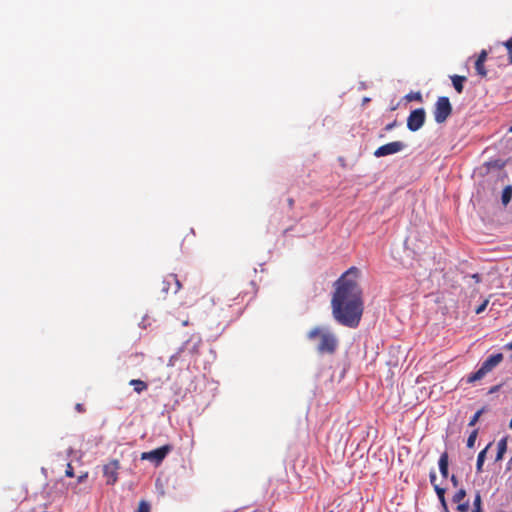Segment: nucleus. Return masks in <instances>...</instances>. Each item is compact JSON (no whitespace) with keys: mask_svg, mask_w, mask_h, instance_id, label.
<instances>
[{"mask_svg":"<svg viewBox=\"0 0 512 512\" xmlns=\"http://www.w3.org/2000/svg\"><path fill=\"white\" fill-rule=\"evenodd\" d=\"M360 270L350 267L335 282L331 299L332 315L335 321L345 327H358L363 311V292L358 283Z\"/></svg>","mask_w":512,"mask_h":512,"instance_id":"f257e3e1","label":"nucleus"},{"mask_svg":"<svg viewBox=\"0 0 512 512\" xmlns=\"http://www.w3.org/2000/svg\"><path fill=\"white\" fill-rule=\"evenodd\" d=\"M307 338L317 341L316 351L320 355H333L339 346L337 336L327 327L315 326L308 333Z\"/></svg>","mask_w":512,"mask_h":512,"instance_id":"f03ea898","label":"nucleus"},{"mask_svg":"<svg viewBox=\"0 0 512 512\" xmlns=\"http://www.w3.org/2000/svg\"><path fill=\"white\" fill-rule=\"evenodd\" d=\"M439 469L442 475V480L439 481L436 473L434 471L430 472V483L433 486L437 496L444 508L445 511H448V506L445 499L446 487L442 486L443 481L448 476V452L445 451L442 453L439 459Z\"/></svg>","mask_w":512,"mask_h":512,"instance_id":"7ed1b4c3","label":"nucleus"},{"mask_svg":"<svg viewBox=\"0 0 512 512\" xmlns=\"http://www.w3.org/2000/svg\"><path fill=\"white\" fill-rule=\"evenodd\" d=\"M503 354L502 353H496L493 355H490L479 367V369L470 374L467 378L468 383H472L478 380H481L483 377H485L488 373H490L495 367H497L502 361H503Z\"/></svg>","mask_w":512,"mask_h":512,"instance_id":"20e7f679","label":"nucleus"},{"mask_svg":"<svg viewBox=\"0 0 512 512\" xmlns=\"http://www.w3.org/2000/svg\"><path fill=\"white\" fill-rule=\"evenodd\" d=\"M171 449H172V447L170 445H164L157 449H154V450H151L148 452H143L141 454V459L148 460V461L153 462L156 465H159L164 460V458L167 456V454L171 451Z\"/></svg>","mask_w":512,"mask_h":512,"instance_id":"39448f33","label":"nucleus"},{"mask_svg":"<svg viewBox=\"0 0 512 512\" xmlns=\"http://www.w3.org/2000/svg\"><path fill=\"white\" fill-rule=\"evenodd\" d=\"M120 463L118 460H111L103 466V475L106 478L107 485H114L118 480V470Z\"/></svg>","mask_w":512,"mask_h":512,"instance_id":"423d86ee","label":"nucleus"},{"mask_svg":"<svg viewBox=\"0 0 512 512\" xmlns=\"http://www.w3.org/2000/svg\"><path fill=\"white\" fill-rule=\"evenodd\" d=\"M425 121V111L422 108L416 109L410 113L407 119V127L410 131L419 130Z\"/></svg>","mask_w":512,"mask_h":512,"instance_id":"0eeeda50","label":"nucleus"},{"mask_svg":"<svg viewBox=\"0 0 512 512\" xmlns=\"http://www.w3.org/2000/svg\"><path fill=\"white\" fill-rule=\"evenodd\" d=\"M404 148L405 144L401 141L390 142L378 147L374 152V156L384 157L387 155L398 153L402 151Z\"/></svg>","mask_w":512,"mask_h":512,"instance_id":"6e6552de","label":"nucleus"},{"mask_svg":"<svg viewBox=\"0 0 512 512\" xmlns=\"http://www.w3.org/2000/svg\"><path fill=\"white\" fill-rule=\"evenodd\" d=\"M182 288V284L176 274L167 275L161 282V291L167 294L172 289L173 293H177Z\"/></svg>","mask_w":512,"mask_h":512,"instance_id":"1a4fd4ad","label":"nucleus"},{"mask_svg":"<svg viewBox=\"0 0 512 512\" xmlns=\"http://www.w3.org/2000/svg\"><path fill=\"white\" fill-rule=\"evenodd\" d=\"M436 122L443 123L448 118V97H440L434 110Z\"/></svg>","mask_w":512,"mask_h":512,"instance_id":"9d476101","label":"nucleus"},{"mask_svg":"<svg viewBox=\"0 0 512 512\" xmlns=\"http://www.w3.org/2000/svg\"><path fill=\"white\" fill-rule=\"evenodd\" d=\"M491 446V443H489L482 451H480V453L478 454V457H477V462H476V470L478 473H481L482 470H483V464L485 462V458H486V453H487V450L488 448Z\"/></svg>","mask_w":512,"mask_h":512,"instance_id":"9b49d317","label":"nucleus"},{"mask_svg":"<svg viewBox=\"0 0 512 512\" xmlns=\"http://www.w3.org/2000/svg\"><path fill=\"white\" fill-rule=\"evenodd\" d=\"M129 385L133 386L134 391L136 393H138V394H140L141 392L147 390V388H148L147 383L144 382L143 380H140V379H132V380H130Z\"/></svg>","mask_w":512,"mask_h":512,"instance_id":"f8f14e48","label":"nucleus"},{"mask_svg":"<svg viewBox=\"0 0 512 512\" xmlns=\"http://www.w3.org/2000/svg\"><path fill=\"white\" fill-rule=\"evenodd\" d=\"M450 79L452 80V84H453V87L455 88V90L458 93H461L463 90V83L466 81V77L454 75V76H450Z\"/></svg>","mask_w":512,"mask_h":512,"instance_id":"ddd939ff","label":"nucleus"},{"mask_svg":"<svg viewBox=\"0 0 512 512\" xmlns=\"http://www.w3.org/2000/svg\"><path fill=\"white\" fill-rule=\"evenodd\" d=\"M507 450V440L506 438L501 439L497 444V454H496V461L502 460L505 452Z\"/></svg>","mask_w":512,"mask_h":512,"instance_id":"4468645a","label":"nucleus"},{"mask_svg":"<svg viewBox=\"0 0 512 512\" xmlns=\"http://www.w3.org/2000/svg\"><path fill=\"white\" fill-rule=\"evenodd\" d=\"M511 199H512V186L507 185L502 191L501 202L504 206H506L511 201Z\"/></svg>","mask_w":512,"mask_h":512,"instance_id":"2eb2a0df","label":"nucleus"},{"mask_svg":"<svg viewBox=\"0 0 512 512\" xmlns=\"http://www.w3.org/2000/svg\"><path fill=\"white\" fill-rule=\"evenodd\" d=\"M128 360L131 362L133 366L140 365L144 360V354L143 353H132L129 355Z\"/></svg>","mask_w":512,"mask_h":512,"instance_id":"dca6fc26","label":"nucleus"},{"mask_svg":"<svg viewBox=\"0 0 512 512\" xmlns=\"http://www.w3.org/2000/svg\"><path fill=\"white\" fill-rule=\"evenodd\" d=\"M136 512H151V506L149 502L141 500L138 504Z\"/></svg>","mask_w":512,"mask_h":512,"instance_id":"f3484780","label":"nucleus"},{"mask_svg":"<svg viewBox=\"0 0 512 512\" xmlns=\"http://www.w3.org/2000/svg\"><path fill=\"white\" fill-rule=\"evenodd\" d=\"M475 70L479 76H481V77L487 76V70L485 69L484 63L475 62Z\"/></svg>","mask_w":512,"mask_h":512,"instance_id":"a211bd4d","label":"nucleus"},{"mask_svg":"<svg viewBox=\"0 0 512 512\" xmlns=\"http://www.w3.org/2000/svg\"><path fill=\"white\" fill-rule=\"evenodd\" d=\"M466 495V492L464 489H460L454 496H453V502L454 503H459L463 500V498L465 497Z\"/></svg>","mask_w":512,"mask_h":512,"instance_id":"6ab92c4d","label":"nucleus"},{"mask_svg":"<svg viewBox=\"0 0 512 512\" xmlns=\"http://www.w3.org/2000/svg\"><path fill=\"white\" fill-rule=\"evenodd\" d=\"M477 438V430H474L467 439V447L472 448Z\"/></svg>","mask_w":512,"mask_h":512,"instance_id":"aec40b11","label":"nucleus"},{"mask_svg":"<svg viewBox=\"0 0 512 512\" xmlns=\"http://www.w3.org/2000/svg\"><path fill=\"white\" fill-rule=\"evenodd\" d=\"M506 49H507V52H508V58H509V62L512 63V37L510 39H508L505 43H504Z\"/></svg>","mask_w":512,"mask_h":512,"instance_id":"412c9836","label":"nucleus"},{"mask_svg":"<svg viewBox=\"0 0 512 512\" xmlns=\"http://www.w3.org/2000/svg\"><path fill=\"white\" fill-rule=\"evenodd\" d=\"M457 510L460 511V512H467L469 510V502L466 501V502H459L458 503V506H457Z\"/></svg>","mask_w":512,"mask_h":512,"instance_id":"4be33fe9","label":"nucleus"},{"mask_svg":"<svg viewBox=\"0 0 512 512\" xmlns=\"http://www.w3.org/2000/svg\"><path fill=\"white\" fill-rule=\"evenodd\" d=\"M486 59H487V52L485 50H482L480 52V54L478 55L476 62L485 63Z\"/></svg>","mask_w":512,"mask_h":512,"instance_id":"5701e85b","label":"nucleus"},{"mask_svg":"<svg viewBox=\"0 0 512 512\" xmlns=\"http://www.w3.org/2000/svg\"><path fill=\"white\" fill-rule=\"evenodd\" d=\"M487 305H488V300H485L481 305H479L476 308V310H475L476 314H481L482 312H484V310L486 309Z\"/></svg>","mask_w":512,"mask_h":512,"instance_id":"b1692460","label":"nucleus"},{"mask_svg":"<svg viewBox=\"0 0 512 512\" xmlns=\"http://www.w3.org/2000/svg\"><path fill=\"white\" fill-rule=\"evenodd\" d=\"M473 505H474L473 509H477V508L481 509V496H480V494H476Z\"/></svg>","mask_w":512,"mask_h":512,"instance_id":"393cba45","label":"nucleus"},{"mask_svg":"<svg viewBox=\"0 0 512 512\" xmlns=\"http://www.w3.org/2000/svg\"><path fill=\"white\" fill-rule=\"evenodd\" d=\"M65 475L67 477H73L74 476V470H73V467H72V465L70 463L67 464Z\"/></svg>","mask_w":512,"mask_h":512,"instance_id":"a878e982","label":"nucleus"},{"mask_svg":"<svg viewBox=\"0 0 512 512\" xmlns=\"http://www.w3.org/2000/svg\"><path fill=\"white\" fill-rule=\"evenodd\" d=\"M481 412H482V411H478V412H476V413L474 414V416L472 417V419H471V420H470V422H469V425H470V426H473V425L478 421V419H479V417H480V415H481Z\"/></svg>","mask_w":512,"mask_h":512,"instance_id":"bb28decb","label":"nucleus"},{"mask_svg":"<svg viewBox=\"0 0 512 512\" xmlns=\"http://www.w3.org/2000/svg\"><path fill=\"white\" fill-rule=\"evenodd\" d=\"M407 98H408L409 100H417V101H420L422 97H421V94H420L419 92H416V93H414V94H409V95L407 96Z\"/></svg>","mask_w":512,"mask_h":512,"instance_id":"cd10ccee","label":"nucleus"},{"mask_svg":"<svg viewBox=\"0 0 512 512\" xmlns=\"http://www.w3.org/2000/svg\"><path fill=\"white\" fill-rule=\"evenodd\" d=\"M75 409H76V411H78L79 413H82V412H84V411H85V408H84L83 404H81V403H77V404H76V406H75Z\"/></svg>","mask_w":512,"mask_h":512,"instance_id":"c85d7f7f","label":"nucleus"},{"mask_svg":"<svg viewBox=\"0 0 512 512\" xmlns=\"http://www.w3.org/2000/svg\"><path fill=\"white\" fill-rule=\"evenodd\" d=\"M87 477H88V473H84V474L78 476L77 482L81 483V482L85 481L87 479Z\"/></svg>","mask_w":512,"mask_h":512,"instance_id":"c756f323","label":"nucleus"},{"mask_svg":"<svg viewBox=\"0 0 512 512\" xmlns=\"http://www.w3.org/2000/svg\"><path fill=\"white\" fill-rule=\"evenodd\" d=\"M450 480L452 481L453 486H454V487H457L458 482H457V479H456V477H455L454 475H452V476L450 477Z\"/></svg>","mask_w":512,"mask_h":512,"instance_id":"7c9ffc66","label":"nucleus"},{"mask_svg":"<svg viewBox=\"0 0 512 512\" xmlns=\"http://www.w3.org/2000/svg\"><path fill=\"white\" fill-rule=\"evenodd\" d=\"M472 278H473L474 280H476V282H479V281H480V275H479V274H477V273H476V274H473V275H472Z\"/></svg>","mask_w":512,"mask_h":512,"instance_id":"2f4dec72","label":"nucleus"},{"mask_svg":"<svg viewBox=\"0 0 512 512\" xmlns=\"http://www.w3.org/2000/svg\"><path fill=\"white\" fill-rule=\"evenodd\" d=\"M504 348H505L506 350H512V341H511V342H509V343H507V344L504 346Z\"/></svg>","mask_w":512,"mask_h":512,"instance_id":"473e14b6","label":"nucleus"},{"mask_svg":"<svg viewBox=\"0 0 512 512\" xmlns=\"http://www.w3.org/2000/svg\"><path fill=\"white\" fill-rule=\"evenodd\" d=\"M394 125H395V123L388 124V125L386 126V130H390V129H392V128L394 127Z\"/></svg>","mask_w":512,"mask_h":512,"instance_id":"72a5a7b5","label":"nucleus"},{"mask_svg":"<svg viewBox=\"0 0 512 512\" xmlns=\"http://www.w3.org/2000/svg\"><path fill=\"white\" fill-rule=\"evenodd\" d=\"M472 512H482V511H481V509H478V508H477V509H473V511H472Z\"/></svg>","mask_w":512,"mask_h":512,"instance_id":"f704fd0d","label":"nucleus"},{"mask_svg":"<svg viewBox=\"0 0 512 512\" xmlns=\"http://www.w3.org/2000/svg\"><path fill=\"white\" fill-rule=\"evenodd\" d=\"M509 427L512 429V419L510 420Z\"/></svg>","mask_w":512,"mask_h":512,"instance_id":"c9c22d12","label":"nucleus"},{"mask_svg":"<svg viewBox=\"0 0 512 512\" xmlns=\"http://www.w3.org/2000/svg\"><path fill=\"white\" fill-rule=\"evenodd\" d=\"M289 204H290V205H292V204H293V200H292V199H290V200H289Z\"/></svg>","mask_w":512,"mask_h":512,"instance_id":"e433bc0d","label":"nucleus"},{"mask_svg":"<svg viewBox=\"0 0 512 512\" xmlns=\"http://www.w3.org/2000/svg\"><path fill=\"white\" fill-rule=\"evenodd\" d=\"M509 132H511V133H512V126L509 128Z\"/></svg>","mask_w":512,"mask_h":512,"instance_id":"4c0bfd02","label":"nucleus"},{"mask_svg":"<svg viewBox=\"0 0 512 512\" xmlns=\"http://www.w3.org/2000/svg\"><path fill=\"white\" fill-rule=\"evenodd\" d=\"M329 512H333V511H329Z\"/></svg>","mask_w":512,"mask_h":512,"instance_id":"58836bf2","label":"nucleus"}]
</instances>
